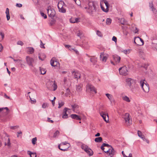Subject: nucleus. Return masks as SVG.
<instances>
[{"label": "nucleus", "mask_w": 157, "mask_h": 157, "mask_svg": "<svg viewBox=\"0 0 157 157\" xmlns=\"http://www.w3.org/2000/svg\"><path fill=\"white\" fill-rule=\"evenodd\" d=\"M90 61L94 64L97 62L96 58H90Z\"/></svg>", "instance_id": "nucleus-38"}, {"label": "nucleus", "mask_w": 157, "mask_h": 157, "mask_svg": "<svg viewBox=\"0 0 157 157\" xmlns=\"http://www.w3.org/2000/svg\"><path fill=\"white\" fill-rule=\"evenodd\" d=\"M68 109H70L67 108H65L63 110V115L62 117L63 118H67V112Z\"/></svg>", "instance_id": "nucleus-19"}, {"label": "nucleus", "mask_w": 157, "mask_h": 157, "mask_svg": "<svg viewBox=\"0 0 157 157\" xmlns=\"http://www.w3.org/2000/svg\"><path fill=\"white\" fill-rule=\"evenodd\" d=\"M112 40L113 41H114V42H116L117 41V38L115 36H113V37L112 38Z\"/></svg>", "instance_id": "nucleus-63"}, {"label": "nucleus", "mask_w": 157, "mask_h": 157, "mask_svg": "<svg viewBox=\"0 0 157 157\" xmlns=\"http://www.w3.org/2000/svg\"><path fill=\"white\" fill-rule=\"evenodd\" d=\"M53 86H54L53 90L55 91L56 89L57 88V86L56 84L55 83V81H54V82L53 83Z\"/></svg>", "instance_id": "nucleus-48"}, {"label": "nucleus", "mask_w": 157, "mask_h": 157, "mask_svg": "<svg viewBox=\"0 0 157 157\" xmlns=\"http://www.w3.org/2000/svg\"><path fill=\"white\" fill-rule=\"evenodd\" d=\"M76 4L78 5V6H80V7H81V6H80V5H81V2L80 1V0H76V1H75V2Z\"/></svg>", "instance_id": "nucleus-49"}, {"label": "nucleus", "mask_w": 157, "mask_h": 157, "mask_svg": "<svg viewBox=\"0 0 157 157\" xmlns=\"http://www.w3.org/2000/svg\"><path fill=\"white\" fill-rule=\"evenodd\" d=\"M148 66V65L145 64L143 65L142 67L147 70V69Z\"/></svg>", "instance_id": "nucleus-59"}, {"label": "nucleus", "mask_w": 157, "mask_h": 157, "mask_svg": "<svg viewBox=\"0 0 157 157\" xmlns=\"http://www.w3.org/2000/svg\"><path fill=\"white\" fill-rule=\"evenodd\" d=\"M4 109H6V114H7L10 112L9 109L7 107L2 108H0V112L2 111Z\"/></svg>", "instance_id": "nucleus-33"}, {"label": "nucleus", "mask_w": 157, "mask_h": 157, "mask_svg": "<svg viewBox=\"0 0 157 157\" xmlns=\"http://www.w3.org/2000/svg\"><path fill=\"white\" fill-rule=\"evenodd\" d=\"M100 58L102 62H105L106 61L107 58V56L105 55L104 54V52H101L100 55Z\"/></svg>", "instance_id": "nucleus-14"}, {"label": "nucleus", "mask_w": 157, "mask_h": 157, "mask_svg": "<svg viewBox=\"0 0 157 157\" xmlns=\"http://www.w3.org/2000/svg\"><path fill=\"white\" fill-rule=\"evenodd\" d=\"M81 147L82 149L84 150L85 151L86 150H87L89 148L87 145L85 144L82 145L81 146Z\"/></svg>", "instance_id": "nucleus-35"}, {"label": "nucleus", "mask_w": 157, "mask_h": 157, "mask_svg": "<svg viewBox=\"0 0 157 157\" xmlns=\"http://www.w3.org/2000/svg\"><path fill=\"white\" fill-rule=\"evenodd\" d=\"M67 144H68V145H67V148H68V149L70 146V145L69 143H68L66 141L64 142H62L60 143V145H61V146L67 145Z\"/></svg>", "instance_id": "nucleus-32"}, {"label": "nucleus", "mask_w": 157, "mask_h": 157, "mask_svg": "<svg viewBox=\"0 0 157 157\" xmlns=\"http://www.w3.org/2000/svg\"><path fill=\"white\" fill-rule=\"evenodd\" d=\"M138 136L140 138L143 136L141 132L140 131H138Z\"/></svg>", "instance_id": "nucleus-58"}, {"label": "nucleus", "mask_w": 157, "mask_h": 157, "mask_svg": "<svg viewBox=\"0 0 157 157\" xmlns=\"http://www.w3.org/2000/svg\"><path fill=\"white\" fill-rule=\"evenodd\" d=\"M38 57L42 61H43L45 58L46 56L44 54H41V56H39Z\"/></svg>", "instance_id": "nucleus-31"}, {"label": "nucleus", "mask_w": 157, "mask_h": 157, "mask_svg": "<svg viewBox=\"0 0 157 157\" xmlns=\"http://www.w3.org/2000/svg\"><path fill=\"white\" fill-rule=\"evenodd\" d=\"M17 44L18 45H20L21 46H22L24 44V43L22 41L19 40L17 42Z\"/></svg>", "instance_id": "nucleus-55"}, {"label": "nucleus", "mask_w": 157, "mask_h": 157, "mask_svg": "<svg viewBox=\"0 0 157 157\" xmlns=\"http://www.w3.org/2000/svg\"><path fill=\"white\" fill-rule=\"evenodd\" d=\"M28 154L30 155V157H36V153H32L30 151H28Z\"/></svg>", "instance_id": "nucleus-29"}, {"label": "nucleus", "mask_w": 157, "mask_h": 157, "mask_svg": "<svg viewBox=\"0 0 157 157\" xmlns=\"http://www.w3.org/2000/svg\"><path fill=\"white\" fill-rule=\"evenodd\" d=\"M16 6L18 7H21L22 6V5L20 3H17Z\"/></svg>", "instance_id": "nucleus-61"}, {"label": "nucleus", "mask_w": 157, "mask_h": 157, "mask_svg": "<svg viewBox=\"0 0 157 157\" xmlns=\"http://www.w3.org/2000/svg\"><path fill=\"white\" fill-rule=\"evenodd\" d=\"M36 141H37L36 137L33 138V139H32V144L33 145L35 144H36Z\"/></svg>", "instance_id": "nucleus-42"}, {"label": "nucleus", "mask_w": 157, "mask_h": 157, "mask_svg": "<svg viewBox=\"0 0 157 157\" xmlns=\"http://www.w3.org/2000/svg\"><path fill=\"white\" fill-rule=\"evenodd\" d=\"M96 34L98 36H99L100 37H102V35L101 34V32L99 31L98 30L97 31Z\"/></svg>", "instance_id": "nucleus-47"}, {"label": "nucleus", "mask_w": 157, "mask_h": 157, "mask_svg": "<svg viewBox=\"0 0 157 157\" xmlns=\"http://www.w3.org/2000/svg\"><path fill=\"white\" fill-rule=\"evenodd\" d=\"M113 58L114 60L117 63H118L120 62L121 60L120 57L118 56L117 55H114L113 56Z\"/></svg>", "instance_id": "nucleus-17"}, {"label": "nucleus", "mask_w": 157, "mask_h": 157, "mask_svg": "<svg viewBox=\"0 0 157 157\" xmlns=\"http://www.w3.org/2000/svg\"><path fill=\"white\" fill-rule=\"evenodd\" d=\"M70 92V89L68 88H67L66 90V93L65 94V95L67 96H68V95H69Z\"/></svg>", "instance_id": "nucleus-46"}, {"label": "nucleus", "mask_w": 157, "mask_h": 157, "mask_svg": "<svg viewBox=\"0 0 157 157\" xmlns=\"http://www.w3.org/2000/svg\"><path fill=\"white\" fill-rule=\"evenodd\" d=\"M152 46L154 49H156L157 50V44H155L152 42Z\"/></svg>", "instance_id": "nucleus-40"}, {"label": "nucleus", "mask_w": 157, "mask_h": 157, "mask_svg": "<svg viewBox=\"0 0 157 157\" xmlns=\"http://www.w3.org/2000/svg\"><path fill=\"white\" fill-rule=\"evenodd\" d=\"M6 17L7 20L8 21L10 18L9 14V10L8 8L6 9Z\"/></svg>", "instance_id": "nucleus-26"}, {"label": "nucleus", "mask_w": 157, "mask_h": 157, "mask_svg": "<svg viewBox=\"0 0 157 157\" xmlns=\"http://www.w3.org/2000/svg\"><path fill=\"white\" fill-rule=\"evenodd\" d=\"M134 82V80L130 78H128L126 79V82L128 85L129 86L130 88L133 91L135 87H133V86H132V84Z\"/></svg>", "instance_id": "nucleus-8"}, {"label": "nucleus", "mask_w": 157, "mask_h": 157, "mask_svg": "<svg viewBox=\"0 0 157 157\" xmlns=\"http://www.w3.org/2000/svg\"><path fill=\"white\" fill-rule=\"evenodd\" d=\"M59 131L58 130L56 131L54 133L53 136V137L56 138V137L58 136L59 135Z\"/></svg>", "instance_id": "nucleus-36"}, {"label": "nucleus", "mask_w": 157, "mask_h": 157, "mask_svg": "<svg viewBox=\"0 0 157 157\" xmlns=\"http://www.w3.org/2000/svg\"><path fill=\"white\" fill-rule=\"evenodd\" d=\"M104 151L108 154L110 157H112L115 154V151L114 149L112 146H111V148L109 149L107 151Z\"/></svg>", "instance_id": "nucleus-9"}, {"label": "nucleus", "mask_w": 157, "mask_h": 157, "mask_svg": "<svg viewBox=\"0 0 157 157\" xmlns=\"http://www.w3.org/2000/svg\"><path fill=\"white\" fill-rule=\"evenodd\" d=\"M26 61L29 66L33 67V63L34 62V60L33 58L29 56H27L26 57Z\"/></svg>", "instance_id": "nucleus-10"}, {"label": "nucleus", "mask_w": 157, "mask_h": 157, "mask_svg": "<svg viewBox=\"0 0 157 157\" xmlns=\"http://www.w3.org/2000/svg\"><path fill=\"white\" fill-rule=\"evenodd\" d=\"M122 98L123 100L126 102H129L130 101V100L129 98L126 96H123L122 97Z\"/></svg>", "instance_id": "nucleus-27"}, {"label": "nucleus", "mask_w": 157, "mask_h": 157, "mask_svg": "<svg viewBox=\"0 0 157 157\" xmlns=\"http://www.w3.org/2000/svg\"><path fill=\"white\" fill-rule=\"evenodd\" d=\"M124 157H132V153H130L129 154V155L128 156H127L126 155H125Z\"/></svg>", "instance_id": "nucleus-64"}, {"label": "nucleus", "mask_w": 157, "mask_h": 157, "mask_svg": "<svg viewBox=\"0 0 157 157\" xmlns=\"http://www.w3.org/2000/svg\"><path fill=\"white\" fill-rule=\"evenodd\" d=\"M79 18L71 17L70 19V21L71 23H77L79 22Z\"/></svg>", "instance_id": "nucleus-15"}, {"label": "nucleus", "mask_w": 157, "mask_h": 157, "mask_svg": "<svg viewBox=\"0 0 157 157\" xmlns=\"http://www.w3.org/2000/svg\"><path fill=\"white\" fill-rule=\"evenodd\" d=\"M104 2L106 6V9H105L101 5V8L102 10L105 12H107L108 11V8L109 7V5L108 2L106 0H105Z\"/></svg>", "instance_id": "nucleus-13"}, {"label": "nucleus", "mask_w": 157, "mask_h": 157, "mask_svg": "<svg viewBox=\"0 0 157 157\" xmlns=\"http://www.w3.org/2000/svg\"><path fill=\"white\" fill-rule=\"evenodd\" d=\"M48 107V104L47 103H44L42 105V107L43 108L45 109Z\"/></svg>", "instance_id": "nucleus-45"}, {"label": "nucleus", "mask_w": 157, "mask_h": 157, "mask_svg": "<svg viewBox=\"0 0 157 157\" xmlns=\"http://www.w3.org/2000/svg\"><path fill=\"white\" fill-rule=\"evenodd\" d=\"M29 98H30V99L31 101V103L32 104H35L36 103V101L35 99H34L32 100V98L30 97L29 95Z\"/></svg>", "instance_id": "nucleus-50"}, {"label": "nucleus", "mask_w": 157, "mask_h": 157, "mask_svg": "<svg viewBox=\"0 0 157 157\" xmlns=\"http://www.w3.org/2000/svg\"><path fill=\"white\" fill-rule=\"evenodd\" d=\"M96 142L100 143L102 140V139L101 137H100L96 138L94 140Z\"/></svg>", "instance_id": "nucleus-28"}, {"label": "nucleus", "mask_w": 157, "mask_h": 157, "mask_svg": "<svg viewBox=\"0 0 157 157\" xmlns=\"http://www.w3.org/2000/svg\"><path fill=\"white\" fill-rule=\"evenodd\" d=\"M65 5L64 2L62 1H60L59 2L57 5L58 9H61Z\"/></svg>", "instance_id": "nucleus-20"}, {"label": "nucleus", "mask_w": 157, "mask_h": 157, "mask_svg": "<svg viewBox=\"0 0 157 157\" xmlns=\"http://www.w3.org/2000/svg\"><path fill=\"white\" fill-rule=\"evenodd\" d=\"M112 20L110 18H107L106 20V23L108 25H110L111 22Z\"/></svg>", "instance_id": "nucleus-37"}, {"label": "nucleus", "mask_w": 157, "mask_h": 157, "mask_svg": "<svg viewBox=\"0 0 157 157\" xmlns=\"http://www.w3.org/2000/svg\"><path fill=\"white\" fill-rule=\"evenodd\" d=\"M72 74L74 75L75 78H77L78 79V78H80V74L78 72H75V71H73Z\"/></svg>", "instance_id": "nucleus-18"}, {"label": "nucleus", "mask_w": 157, "mask_h": 157, "mask_svg": "<svg viewBox=\"0 0 157 157\" xmlns=\"http://www.w3.org/2000/svg\"><path fill=\"white\" fill-rule=\"evenodd\" d=\"M144 81L145 80H142L140 81V86L144 92H147L149 90V86L148 85L144 83Z\"/></svg>", "instance_id": "nucleus-2"}, {"label": "nucleus", "mask_w": 157, "mask_h": 157, "mask_svg": "<svg viewBox=\"0 0 157 157\" xmlns=\"http://www.w3.org/2000/svg\"><path fill=\"white\" fill-rule=\"evenodd\" d=\"M40 47L41 48H45V47L44 46V44L43 43L42 41L41 40H40Z\"/></svg>", "instance_id": "nucleus-56"}, {"label": "nucleus", "mask_w": 157, "mask_h": 157, "mask_svg": "<svg viewBox=\"0 0 157 157\" xmlns=\"http://www.w3.org/2000/svg\"><path fill=\"white\" fill-rule=\"evenodd\" d=\"M40 13L41 16L43 17L45 19L47 18L46 15L43 12L41 11Z\"/></svg>", "instance_id": "nucleus-51"}, {"label": "nucleus", "mask_w": 157, "mask_h": 157, "mask_svg": "<svg viewBox=\"0 0 157 157\" xmlns=\"http://www.w3.org/2000/svg\"><path fill=\"white\" fill-rule=\"evenodd\" d=\"M85 152L87 153L89 156H92L93 154V151L90 148H88L87 150H86Z\"/></svg>", "instance_id": "nucleus-24"}, {"label": "nucleus", "mask_w": 157, "mask_h": 157, "mask_svg": "<svg viewBox=\"0 0 157 157\" xmlns=\"http://www.w3.org/2000/svg\"><path fill=\"white\" fill-rule=\"evenodd\" d=\"M134 43L137 45H143L144 40L139 37H135L134 38Z\"/></svg>", "instance_id": "nucleus-6"}, {"label": "nucleus", "mask_w": 157, "mask_h": 157, "mask_svg": "<svg viewBox=\"0 0 157 157\" xmlns=\"http://www.w3.org/2000/svg\"><path fill=\"white\" fill-rule=\"evenodd\" d=\"M119 71L120 74L121 75L126 76L128 75V71L126 67H123L120 68Z\"/></svg>", "instance_id": "nucleus-7"}, {"label": "nucleus", "mask_w": 157, "mask_h": 157, "mask_svg": "<svg viewBox=\"0 0 157 157\" xmlns=\"http://www.w3.org/2000/svg\"><path fill=\"white\" fill-rule=\"evenodd\" d=\"M51 65L53 67H58L59 65V63L57 61L55 60V58H53L50 61Z\"/></svg>", "instance_id": "nucleus-11"}, {"label": "nucleus", "mask_w": 157, "mask_h": 157, "mask_svg": "<svg viewBox=\"0 0 157 157\" xmlns=\"http://www.w3.org/2000/svg\"><path fill=\"white\" fill-rule=\"evenodd\" d=\"M106 96L107 97V98L109 99L110 100L111 99V97L112 96L111 95L109 94H105Z\"/></svg>", "instance_id": "nucleus-57"}, {"label": "nucleus", "mask_w": 157, "mask_h": 157, "mask_svg": "<svg viewBox=\"0 0 157 157\" xmlns=\"http://www.w3.org/2000/svg\"><path fill=\"white\" fill-rule=\"evenodd\" d=\"M124 53L125 54H129L130 53L129 50H124L122 52Z\"/></svg>", "instance_id": "nucleus-52"}, {"label": "nucleus", "mask_w": 157, "mask_h": 157, "mask_svg": "<svg viewBox=\"0 0 157 157\" xmlns=\"http://www.w3.org/2000/svg\"><path fill=\"white\" fill-rule=\"evenodd\" d=\"M40 71L41 74L44 75L46 73V70L45 69L42 67H40Z\"/></svg>", "instance_id": "nucleus-30"}, {"label": "nucleus", "mask_w": 157, "mask_h": 157, "mask_svg": "<svg viewBox=\"0 0 157 157\" xmlns=\"http://www.w3.org/2000/svg\"><path fill=\"white\" fill-rule=\"evenodd\" d=\"M59 12L63 13H65L66 12V10L64 8L63 6L61 9H59Z\"/></svg>", "instance_id": "nucleus-44"}, {"label": "nucleus", "mask_w": 157, "mask_h": 157, "mask_svg": "<svg viewBox=\"0 0 157 157\" xmlns=\"http://www.w3.org/2000/svg\"><path fill=\"white\" fill-rule=\"evenodd\" d=\"M101 116L102 117L104 120L106 122L109 121L108 115L107 113L104 112H101L100 113Z\"/></svg>", "instance_id": "nucleus-12"}, {"label": "nucleus", "mask_w": 157, "mask_h": 157, "mask_svg": "<svg viewBox=\"0 0 157 157\" xmlns=\"http://www.w3.org/2000/svg\"><path fill=\"white\" fill-rule=\"evenodd\" d=\"M86 90L89 92L94 93L96 94L97 93L95 88L92 85L90 84H87L86 85Z\"/></svg>", "instance_id": "nucleus-3"}, {"label": "nucleus", "mask_w": 157, "mask_h": 157, "mask_svg": "<svg viewBox=\"0 0 157 157\" xmlns=\"http://www.w3.org/2000/svg\"><path fill=\"white\" fill-rule=\"evenodd\" d=\"M102 145H103L104 147H111V146L109 145V144H105V143H103Z\"/></svg>", "instance_id": "nucleus-62"}, {"label": "nucleus", "mask_w": 157, "mask_h": 157, "mask_svg": "<svg viewBox=\"0 0 157 157\" xmlns=\"http://www.w3.org/2000/svg\"><path fill=\"white\" fill-rule=\"evenodd\" d=\"M64 104V103L62 101H59L58 108H60Z\"/></svg>", "instance_id": "nucleus-43"}, {"label": "nucleus", "mask_w": 157, "mask_h": 157, "mask_svg": "<svg viewBox=\"0 0 157 157\" xmlns=\"http://www.w3.org/2000/svg\"><path fill=\"white\" fill-rule=\"evenodd\" d=\"M70 116L73 119L79 121H81V117L75 114H72Z\"/></svg>", "instance_id": "nucleus-16"}, {"label": "nucleus", "mask_w": 157, "mask_h": 157, "mask_svg": "<svg viewBox=\"0 0 157 157\" xmlns=\"http://www.w3.org/2000/svg\"><path fill=\"white\" fill-rule=\"evenodd\" d=\"M5 145H7L8 146H10V143L9 138L8 139L7 144H6V142H5Z\"/></svg>", "instance_id": "nucleus-53"}, {"label": "nucleus", "mask_w": 157, "mask_h": 157, "mask_svg": "<svg viewBox=\"0 0 157 157\" xmlns=\"http://www.w3.org/2000/svg\"><path fill=\"white\" fill-rule=\"evenodd\" d=\"M47 11L49 16L51 18H52L55 15L56 12L55 10L50 6L48 7Z\"/></svg>", "instance_id": "nucleus-4"}, {"label": "nucleus", "mask_w": 157, "mask_h": 157, "mask_svg": "<svg viewBox=\"0 0 157 157\" xmlns=\"http://www.w3.org/2000/svg\"><path fill=\"white\" fill-rule=\"evenodd\" d=\"M4 38V34L2 32H0V41H2Z\"/></svg>", "instance_id": "nucleus-34"}, {"label": "nucleus", "mask_w": 157, "mask_h": 157, "mask_svg": "<svg viewBox=\"0 0 157 157\" xmlns=\"http://www.w3.org/2000/svg\"><path fill=\"white\" fill-rule=\"evenodd\" d=\"M124 118L127 126H129L132 124V120H130V115L129 113H125L124 116Z\"/></svg>", "instance_id": "nucleus-5"}, {"label": "nucleus", "mask_w": 157, "mask_h": 157, "mask_svg": "<svg viewBox=\"0 0 157 157\" xmlns=\"http://www.w3.org/2000/svg\"><path fill=\"white\" fill-rule=\"evenodd\" d=\"M77 35L79 36L80 38H82V37L83 36V35L81 32L80 31H78V32L77 33Z\"/></svg>", "instance_id": "nucleus-41"}, {"label": "nucleus", "mask_w": 157, "mask_h": 157, "mask_svg": "<svg viewBox=\"0 0 157 157\" xmlns=\"http://www.w3.org/2000/svg\"><path fill=\"white\" fill-rule=\"evenodd\" d=\"M19 127V126H11L10 127V128L11 129H14L15 128H17Z\"/></svg>", "instance_id": "nucleus-60"}, {"label": "nucleus", "mask_w": 157, "mask_h": 157, "mask_svg": "<svg viewBox=\"0 0 157 157\" xmlns=\"http://www.w3.org/2000/svg\"><path fill=\"white\" fill-rule=\"evenodd\" d=\"M60 146H61V145H60V144H59L58 146V148L61 151H66L68 150V148H64V149H63L60 148Z\"/></svg>", "instance_id": "nucleus-39"}, {"label": "nucleus", "mask_w": 157, "mask_h": 157, "mask_svg": "<svg viewBox=\"0 0 157 157\" xmlns=\"http://www.w3.org/2000/svg\"><path fill=\"white\" fill-rule=\"evenodd\" d=\"M118 20L119 21H120L121 24L123 25H128L127 21L125 20L124 18H121V19H119Z\"/></svg>", "instance_id": "nucleus-22"}, {"label": "nucleus", "mask_w": 157, "mask_h": 157, "mask_svg": "<svg viewBox=\"0 0 157 157\" xmlns=\"http://www.w3.org/2000/svg\"><path fill=\"white\" fill-rule=\"evenodd\" d=\"M82 85L81 84L76 85V90L78 93H80L81 91L82 90Z\"/></svg>", "instance_id": "nucleus-23"}, {"label": "nucleus", "mask_w": 157, "mask_h": 157, "mask_svg": "<svg viewBox=\"0 0 157 157\" xmlns=\"http://www.w3.org/2000/svg\"><path fill=\"white\" fill-rule=\"evenodd\" d=\"M97 3L93 1H89L88 3V6L85 7V9L90 15L93 16L96 11Z\"/></svg>", "instance_id": "nucleus-1"}, {"label": "nucleus", "mask_w": 157, "mask_h": 157, "mask_svg": "<svg viewBox=\"0 0 157 157\" xmlns=\"http://www.w3.org/2000/svg\"><path fill=\"white\" fill-rule=\"evenodd\" d=\"M71 107L73 111L74 112H75L76 110H77L79 107V106L76 104L71 105Z\"/></svg>", "instance_id": "nucleus-25"}, {"label": "nucleus", "mask_w": 157, "mask_h": 157, "mask_svg": "<svg viewBox=\"0 0 157 157\" xmlns=\"http://www.w3.org/2000/svg\"><path fill=\"white\" fill-rule=\"evenodd\" d=\"M55 21L54 19H52L50 23V25H53L55 24Z\"/></svg>", "instance_id": "nucleus-54"}, {"label": "nucleus", "mask_w": 157, "mask_h": 157, "mask_svg": "<svg viewBox=\"0 0 157 157\" xmlns=\"http://www.w3.org/2000/svg\"><path fill=\"white\" fill-rule=\"evenodd\" d=\"M27 52L29 54H32L34 52V49L32 47H27L26 48Z\"/></svg>", "instance_id": "nucleus-21"}]
</instances>
